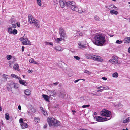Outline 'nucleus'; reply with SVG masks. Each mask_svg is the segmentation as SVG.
I'll use <instances>...</instances> for the list:
<instances>
[{
  "label": "nucleus",
  "mask_w": 130,
  "mask_h": 130,
  "mask_svg": "<svg viewBox=\"0 0 130 130\" xmlns=\"http://www.w3.org/2000/svg\"><path fill=\"white\" fill-rule=\"evenodd\" d=\"M95 45L102 46L104 45L106 42L105 36L100 34H96L94 36L92 41Z\"/></svg>",
  "instance_id": "1"
},
{
  "label": "nucleus",
  "mask_w": 130,
  "mask_h": 130,
  "mask_svg": "<svg viewBox=\"0 0 130 130\" xmlns=\"http://www.w3.org/2000/svg\"><path fill=\"white\" fill-rule=\"evenodd\" d=\"M47 121L50 127H56L60 125V122L52 117H48Z\"/></svg>",
  "instance_id": "2"
},
{
  "label": "nucleus",
  "mask_w": 130,
  "mask_h": 130,
  "mask_svg": "<svg viewBox=\"0 0 130 130\" xmlns=\"http://www.w3.org/2000/svg\"><path fill=\"white\" fill-rule=\"evenodd\" d=\"M28 20L30 22V24L34 25L36 28H40L39 25V22L38 21L35 19L32 15L28 16Z\"/></svg>",
  "instance_id": "3"
},
{
  "label": "nucleus",
  "mask_w": 130,
  "mask_h": 130,
  "mask_svg": "<svg viewBox=\"0 0 130 130\" xmlns=\"http://www.w3.org/2000/svg\"><path fill=\"white\" fill-rule=\"evenodd\" d=\"M66 5L68 7L71 8V9L74 11L78 10V6H76V4L74 1H68L66 3Z\"/></svg>",
  "instance_id": "4"
},
{
  "label": "nucleus",
  "mask_w": 130,
  "mask_h": 130,
  "mask_svg": "<svg viewBox=\"0 0 130 130\" xmlns=\"http://www.w3.org/2000/svg\"><path fill=\"white\" fill-rule=\"evenodd\" d=\"M111 113L110 111L105 109L103 110L100 112V114L102 116H105V118H108V117H109L110 118L109 120L111 118L110 117Z\"/></svg>",
  "instance_id": "5"
},
{
  "label": "nucleus",
  "mask_w": 130,
  "mask_h": 130,
  "mask_svg": "<svg viewBox=\"0 0 130 130\" xmlns=\"http://www.w3.org/2000/svg\"><path fill=\"white\" fill-rule=\"evenodd\" d=\"M20 39L22 41V43L23 45H31L30 42L27 38L22 37Z\"/></svg>",
  "instance_id": "6"
},
{
  "label": "nucleus",
  "mask_w": 130,
  "mask_h": 130,
  "mask_svg": "<svg viewBox=\"0 0 130 130\" xmlns=\"http://www.w3.org/2000/svg\"><path fill=\"white\" fill-rule=\"evenodd\" d=\"M109 62L112 64H116L118 63V59L117 56H114L112 59L109 60Z\"/></svg>",
  "instance_id": "7"
},
{
  "label": "nucleus",
  "mask_w": 130,
  "mask_h": 130,
  "mask_svg": "<svg viewBox=\"0 0 130 130\" xmlns=\"http://www.w3.org/2000/svg\"><path fill=\"white\" fill-rule=\"evenodd\" d=\"M108 118H103L102 117L99 116L96 117V120L99 122H102L109 120L110 118L108 117Z\"/></svg>",
  "instance_id": "8"
},
{
  "label": "nucleus",
  "mask_w": 130,
  "mask_h": 130,
  "mask_svg": "<svg viewBox=\"0 0 130 130\" xmlns=\"http://www.w3.org/2000/svg\"><path fill=\"white\" fill-rule=\"evenodd\" d=\"M93 58V60L99 62H102L103 61V59L102 58L99 56H97L94 55Z\"/></svg>",
  "instance_id": "9"
},
{
  "label": "nucleus",
  "mask_w": 130,
  "mask_h": 130,
  "mask_svg": "<svg viewBox=\"0 0 130 130\" xmlns=\"http://www.w3.org/2000/svg\"><path fill=\"white\" fill-rule=\"evenodd\" d=\"M59 34L61 38H64L66 35L65 31L62 28H60L59 30Z\"/></svg>",
  "instance_id": "10"
},
{
  "label": "nucleus",
  "mask_w": 130,
  "mask_h": 130,
  "mask_svg": "<svg viewBox=\"0 0 130 130\" xmlns=\"http://www.w3.org/2000/svg\"><path fill=\"white\" fill-rule=\"evenodd\" d=\"M8 75L5 74L3 75V77L0 79V85L3 83L7 81L8 78Z\"/></svg>",
  "instance_id": "11"
},
{
  "label": "nucleus",
  "mask_w": 130,
  "mask_h": 130,
  "mask_svg": "<svg viewBox=\"0 0 130 130\" xmlns=\"http://www.w3.org/2000/svg\"><path fill=\"white\" fill-rule=\"evenodd\" d=\"M14 83L12 81H11L7 84V87L8 90H11L12 88L14 87Z\"/></svg>",
  "instance_id": "12"
},
{
  "label": "nucleus",
  "mask_w": 130,
  "mask_h": 130,
  "mask_svg": "<svg viewBox=\"0 0 130 130\" xmlns=\"http://www.w3.org/2000/svg\"><path fill=\"white\" fill-rule=\"evenodd\" d=\"M56 94V92L55 91L48 90L47 91V94L50 96H54Z\"/></svg>",
  "instance_id": "13"
},
{
  "label": "nucleus",
  "mask_w": 130,
  "mask_h": 130,
  "mask_svg": "<svg viewBox=\"0 0 130 130\" xmlns=\"http://www.w3.org/2000/svg\"><path fill=\"white\" fill-rule=\"evenodd\" d=\"M100 88H103L104 90H109V86L106 85L101 86L97 87V89H100Z\"/></svg>",
  "instance_id": "14"
},
{
  "label": "nucleus",
  "mask_w": 130,
  "mask_h": 130,
  "mask_svg": "<svg viewBox=\"0 0 130 130\" xmlns=\"http://www.w3.org/2000/svg\"><path fill=\"white\" fill-rule=\"evenodd\" d=\"M66 2H64L63 1H59V4L62 8H63L65 6Z\"/></svg>",
  "instance_id": "15"
},
{
  "label": "nucleus",
  "mask_w": 130,
  "mask_h": 130,
  "mask_svg": "<svg viewBox=\"0 0 130 130\" xmlns=\"http://www.w3.org/2000/svg\"><path fill=\"white\" fill-rule=\"evenodd\" d=\"M124 41L125 43H130V37L125 38L124 40Z\"/></svg>",
  "instance_id": "16"
},
{
  "label": "nucleus",
  "mask_w": 130,
  "mask_h": 130,
  "mask_svg": "<svg viewBox=\"0 0 130 130\" xmlns=\"http://www.w3.org/2000/svg\"><path fill=\"white\" fill-rule=\"evenodd\" d=\"M94 56V55L91 54H88L85 55L86 58L87 59H93V58Z\"/></svg>",
  "instance_id": "17"
},
{
  "label": "nucleus",
  "mask_w": 130,
  "mask_h": 130,
  "mask_svg": "<svg viewBox=\"0 0 130 130\" xmlns=\"http://www.w3.org/2000/svg\"><path fill=\"white\" fill-rule=\"evenodd\" d=\"M21 127L22 128L24 129L27 126V124L24 123H22L21 124Z\"/></svg>",
  "instance_id": "18"
},
{
  "label": "nucleus",
  "mask_w": 130,
  "mask_h": 130,
  "mask_svg": "<svg viewBox=\"0 0 130 130\" xmlns=\"http://www.w3.org/2000/svg\"><path fill=\"white\" fill-rule=\"evenodd\" d=\"M117 8L113 5L111 4L109 6L108 8V10H109L111 9H113V8Z\"/></svg>",
  "instance_id": "19"
},
{
  "label": "nucleus",
  "mask_w": 130,
  "mask_h": 130,
  "mask_svg": "<svg viewBox=\"0 0 130 130\" xmlns=\"http://www.w3.org/2000/svg\"><path fill=\"white\" fill-rule=\"evenodd\" d=\"M78 44L79 45V48H84L85 47V45L82 44V43L80 42H78Z\"/></svg>",
  "instance_id": "20"
},
{
  "label": "nucleus",
  "mask_w": 130,
  "mask_h": 130,
  "mask_svg": "<svg viewBox=\"0 0 130 130\" xmlns=\"http://www.w3.org/2000/svg\"><path fill=\"white\" fill-rule=\"evenodd\" d=\"M40 109L41 110L42 113L45 116H47L48 114L47 112L44 110L42 107H40Z\"/></svg>",
  "instance_id": "21"
},
{
  "label": "nucleus",
  "mask_w": 130,
  "mask_h": 130,
  "mask_svg": "<svg viewBox=\"0 0 130 130\" xmlns=\"http://www.w3.org/2000/svg\"><path fill=\"white\" fill-rule=\"evenodd\" d=\"M11 76L13 78H15L19 80H21V79L20 78L17 76L16 75L14 74H11Z\"/></svg>",
  "instance_id": "22"
},
{
  "label": "nucleus",
  "mask_w": 130,
  "mask_h": 130,
  "mask_svg": "<svg viewBox=\"0 0 130 130\" xmlns=\"http://www.w3.org/2000/svg\"><path fill=\"white\" fill-rule=\"evenodd\" d=\"M25 94L27 95H29L31 94V92L29 90H26L25 92Z\"/></svg>",
  "instance_id": "23"
},
{
  "label": "nucleus",
  "mask_w": 130,
  "mask_h": 130,
  "mask_svg": "<svg viewBox=\"0 0 130 130\" xmlns=\"http://www.w3.org/2000/svg\"><path fill=\"white\" fill-rule=\"evenodd\" d=\"M29 62L30 63H32L34 64H38V63L36 62L32 58H31L29 60Z\"/></svg>",
  "instance_id": "24"
},
{
  "label": "nucleus",
  "mask_w": 130,
  "mask_h": 130,
  "mask_svg": "<svg viewBox=\"0 0 130 130\" xmlns=\"http://www.w3.org/2000/svg\"><path fill=\"white\" fill-rule=\"evenodd\" d=\"M110 13L111 15H117L118 13V12L114 10H112L110 11Z\"/></svg>",
  "instance_id": "25"
},
{
  "label": "nucleus",
  "mask_w": 130,
  "mask_h": 130,
  "mask_svg": "<svg viewBox=\"0 0 130 130\" xmlns=\"http://www.w3.org/2000/svg\"><path fill=\"white\" fill-rule=\"evenodd\" d=\"M130 121V117H128L126 119L123 120V122L124 123H128Z\"/></svg>",
  "instance_id": "26"
},
{
  "label": "nucleus",
  "mask_w": 130,
  "mask_h": 130,
  "mask_svg": "<svg viewBox=\"0 0 130 130\" xmlns=\"http://www.w3.org/2000/svg\"><path fill=\"white\" fill-rule=\"evenodd\" d=\"M34 120L36 123H39L40 121V118L38 117H35L34 118Z\"/></svg>",
  "instance_id": "27"
},
{
  "label": "nucleus",
  "mask_w": 130,
  "mask_h": 130,
  "mask_svg": "<svg viewBox=\"0 0 130 130\" xmlns=\"http://www.w3.org/2000/svg\"><path fill=\"white\" fill-rule=\"evenodd\" d=\"M19 80V82L20 84L24 85L25 86H27V85L26 84H25V83H27L25 82L23 80L21 79Z\"/></svg>",
  "instance_id": "28"
},
{
  "label": "nucleus",
  "mask_w": 130,
  "mask_h": 130,
  "mask_svg": "<svg viewBox=\"0 0 130 130\" xmlns=\"http://www.w3.org/2000/svg\"><path fill=\"white\" fill-rule=\"evenodd\" d=\"M13 68L15 70L18 71L19 70V66L17 64H14Z\"/></svg>",
  "instance_id": "29"
},
{
  "label": "nucleus",
  "mask_w": 130,
  "mask_h": 130,
  "mask_svg": "<svg viewBox=\"0 0 130 130\" xmlns=\"http://www.w3.org/2000/svg\"><path fill=\"white\" fill-rule=\"evenodd\" d=\"M54 48L56 50L58 51H62V50L61 48L59 46H57L55 47H54Z\"/></svg>",
  "instance_id": "30"
},
{
  "label": "nucleus",
  "mask_w": 130,
  "mask_h": 130,
  "mask_svg": "<svg viewBox=\"0 0 130 130\" xmlns=\"http://www.w3.org/2000/svg\"><path fill=\"white\" fill-rule=\"evenodd\" d=\"M42 96L44 99L46 101L48 100V96L47 95L43 94L42 95Z\"/></svg>",
  "instance_id": "31"
},
{
  "label": "nucleus",
  "mask_w": 130,
  "mask_h": 130,
  "mask_svg": "<svg viewBox=\"0 0 130 130\" xmlns=\"http://www.w3.org/2000/svg\"><path fill=\"white\" fill-rule=\"evenodd\" d=\"M76 33H75V35H74V37H75L77 35L78 36L79 35L80 36H81L83 35V34L82 32H77V31H76Z\"/></svg>",
  "instance_id": "32"
},
{
  "label": "nucleus",
  "mask_w": 130,
  "mask_h": 130,
  "mask_svg": "<svg viewBox=\"0 0 130 130\" xmlns=\"http://www.w3.org/2000/svg\"><path fill=\"white\" fill-rule=\"evenodd\" d=\"M12 30H13L11 27H9L8 28V32L10 34H12Z\"/></svg>",
  "instance_id": "33"
},
{
  "label": "nucleus",
  "mask_w": 130,
  "mask_h": 130,
  "mask_svg": "<svg viewBox=\"0 0 130 130\" xmlns=\"http://www.w3.org/2000/svg\"><path fill=\"white\" fill-rule=\"evenodd\" d=\"M118 74L117 72H115L112 74V77H113L117 78L118 76Z\"/></svg>",
  "instance_id": "34"
},
{
  "label": "nucleus",
  "mask_w": 130,
  "mask_h": 130,
  "mask_svg": "<svg viewBox=\"0 0 130 130\" xmlns=\"http://www.w3.org/2000/svg\"><path fill=\"white\" fill-rule=\"evenodd\" d=\"M5 119L7 120H8L9 119V114L8 113H6L5 114Z\"/></svg>",
  "instance_id": "35"
},
{
  "label": "nucleus",
  "mask_w": 130,
  "mask_h": 130,
  "mask_svg": "<svg viewBox=\"0 0 130 130\" xmlns=\"http://www.w3.org/2000/svg\"><path fill=\"white\" fill-rule=\"evenodd\" d=\"M45 44L46 45H51L53 46V44L52 42H45Z\"/></svg>",
  "instance_id": "36"
},
{
  "label": "nucleus",
  "mask_w": 130,
  "mask_h": 130,
  "mask_svg": "<svg viewBox=\"0 0 130 130\" xmlns=\"http://www.w3.org/2000/svg\"><path fill=\"white\" fill-rule=\"evenodd\" d=\"M84 73H87V74H88V75H90L91 74V72H90L89 71L87 70H85L84 72Z\"/></svg>",
  "instance_id": "37"
},
{
  "label": "nucleus",
  "mask_w": 130,
  "mask_h": 130,
  "mask_svg": "<svg viewBox=\"0 0 130 130\" xmlns=\"http://www.w3.org/2000/svg\"><path fill=\"white\" fill-rule=\"evenodd\" d=\"M31 111L33 113H35L36 111V109L34 107H32L30 109Z\"/></svg>",
  "instance_id": "38"
},
{
  "label": "nucleus",
  "mask_w": 130,
  "mask_h": 130,
  "mask_svg": "<svg viewBox=\"0 0 130 130\" xmlns=\"http://www.w3.org/2000/svg\"><path fill=\"white\" fill-rule=\"evenodd\" d=\"M38 5L40 6H41V0H36Z\"/></svg>",
  "instance_id": "39"
},
{
  "label": "nucleus",
  "mask_w": 130,
  "mask_h": 130,
  "mask_svg": "<svg viewBox=\"0 0 130 130\" xmlns=\"http://www.w3.org/2000/svg\"><path fill=\"white\" fill-rule=\"evenodd\" d=\"M65 96H66V95L62 93H61L59 95V96L61 98L64 97Z\"/></svg>",
  "instance_id": "40"
},
{
  "label": "nucleus",
  "mask_w": 130,
  "mask_h": 130,
  "mask_svg": "<svg viewBox=\"0 0 130 130\" xmlns=\"http://www.w3.org/2000/svg\"><path fill=\"white\" fill-rule=\"evenodd\" d=\"M6 58L8 60L11 59L12 58V56L10 55H8L7 56Z\"/></svg>",
  "instance_id": "41"
},
{
  "label": "nucleus",
  "mask_w": 130,
  "mask_h": 130,
  "mask_svg": "<svg viewBox=\"0 0 130 130\" xmlns=\"http://www.w3.org/2000/svg\"><path fill=\"white\" fill-rule=\"evenodd\" d=\"M17 30L16 29H14L12 31V34H13L14 35L16 34L17 33Z\"/></svg>",
  "instance_id": "42"
},
{
  "label": "nucleus",
  "mask_w": 130,
  "mask_h": 130,
  "mask_svg": "<svg viewBox=\"0 0 130 130\" xmlns=\"http://www.w3.org/2000/svg\"><path fill=\"white\" fill-rule=\"evenodd\" d=\"M19 87L18 84L17 83H14V87L15 88H17Z\"/></svg>",
  "instance_id": "43"
},
{
  "label": "nucleus",
  "mask_w": 130,
  "mask_h": 130,
  "mask_svg": "<svg viewBox=\"0 0 130 130\" xmlns=\"http://www.w3.org/2000/svg\"><path fill=\"white\" fill-rule=\"evenodd\" d=\"M94 19L96 21H99L100 18L97 15H95L94 17Z\"/></svg>",
  "instance_id": "44"
},
{
  "label": "nucleus",
  "mask_w": 130,
  "mask_h": 130,
  "mask_svg": "<svg viewBox=\"0 0 130 130\" xmlns=\"http://www.w3.org/2000/svg\"><path fill=\"white\" fill-rule=\"evenodd\" d=\"M116 43L117 44H120L122 43V42L121 41H119L118 40H117L116 41Z\"/></svg>",
  "instance_id": "45"
},
{
  "label": "nucleus",
  "mask_w": 130,
  "mask_h": 130,
  "mask_svg": "<svg viewBox=\"0 0 130 130\" xmlns=\"http://www.w3.org/2000/svg\"><path fill=\"white\" fill-rule=\"evenodd\" d=\"M122 105L120 103H119L118 104H116L115 105V106L116 107H119L121 106H122Z\"/></svg>",
  "instance_id": "46"
},
{
  "label": "nucleus",
  "mask_w": 130,
  "mask_h": 130,
  "mask_svg": "<svg viewBox=\"0 0 130 130\" xmlns=\"http://www.w3.org/2000/svg\"><path fill=\"white\" fill-rule=\"evenodd\" d=\"M62 38H57L56 39V41L57 42H59V41H60L62 40Z\"/></svg>",
  "instance_id": "47"
},
{
  "label": "nucleus",
  "mask_w": 130,
  "mask_h": 130,
  "mask_svg": "<svg viewBox=\"0 0 130 130\" xmlns=\"http://www.w3.org/2000/svg\"><path fill=\"white\" fill-rule=\"evenodd\" d=\"M74 58L77 60H79L80 59V58L76 56H74Z\"/></svg>",
  "instance_id": "48"
},
{
  "label": "nucleus",
  "mask_w": 130,
  "mask_h": 130,
  "mask_svg": "<svg viewBox=\"0 0 130 130\" xmlns=\"http://www.w3.org/2000/svg\"><path fill=\"white\" fill-rule=\"evenodd\" d=\"M89 94H92L94 95H96V96H100V95H97V92H95V93H90Z\"/></svg>",
  "instance_id": "49"
},
{
  "label": "nucleus",
  "mask_w": 130,
  "mask_h": 130,
  "mask_svg": "<svg viewBox=\"0 0 130 130\" xmlns=\"http://www.w3.org/2000/svg\"><path fill=\"white\" fill-rule=\"evenodd\" d=\"M99 89L98 90H97V91L98 92H102L104 90L102 88H100V89Z\"/></svg>",
  "instance_id": "50"
},
{
  "label": "nucleus",
  "mask_w": 130,
  "mask_h": 130,
  "mask_svg": "<svg viewBox=\"0 0 130 130\" xmlns=\"http://www.w3.org/2000/svg\"><path fill=\"white\" fill-rule=\"evenodd\" d=\"M78 10L77 11H76V12H77V11H78V13H80V14H82V10H79V8H78Z\"/></svg>",
  "instance_id": "51"
},
{
  "label": "nucleus",
  "mask_w": 130,
  "mask_h": 130,
  "mask_svg": "<svg viewBox=\"0 0 130 130\" xmlns=\"http://www.w3.org/2000/svg\"><path fill=\"white\" fill-rule=\"evenodd\" d=\"M90 106L89 105H83L82 106V107L83 108H85L86 107H89Z\"/></svg>",
  "instance_id": "52"
},
{
  "label": "nucleus",
  "mask_w": 130,
  "mask_h": 130,
  "mask_svg": "<svg viewBox=\"0 0 130 130\" xmlns=\"http://www.w3.org/2000/svg\"><path fill=\"white\" fill-rule=\"evenodd\" d=\"M19 122L20 123H24L23 122V119L22 118H20L19 120Z\"/></svg>",
  "instance_id": "53"
},
{
  "label": "nucleus",
  "mask_w": 130,
  "mask_h": 130,
  "mask_svg": "<svg viewBox=\"0 0 130 130\" xmlns=\"http://www.w3.org/2000/svg\"><path fill=\"white\" fill-rule=\"evenodd\" d=\"M17 25V26L18 27H20V23L19 22H17L16 23Z\"/></svg>",
  "instance_id": "54"
},
{
  "label": "nucleus",
  "mask_w": 130,
  "mask_h": 130,
  "mask_svg": "<svg viewBox=\"0 0 130 130\" xmlns=\"http://www.w3.org/2000/svg\"><path fill=\"white\" fill-rule=\"evenodd\" d=\"M83 100H88V98L87 96H85L83 98Z\"/></svg>",
  "instance_id": "55"
},
{
  "label": "nucleus",
  "mask_w": 130,
  "mask_h": 130,
  "mask_svg": "<svg viewBox=\"0 0 130 130\" xmlns=\"http://www.w3.org/2000/svg\"><path fill=\"white\" fill-rule=\"evenodd\" d=\"M82 14H85L86 13V10L85 9L82 10Z\"/></svg>",
  "instance_id": "56"
},
{
  "label": "nucleus",
  "mask_w": 130,
  "mask_h": 130,
  "mask_svg": "<svg viewBox=\"0 0 130 130\" xmlns=\"http://www.w3.org/2000/svg\"><path fill=\"white\" fill-rule=\"evenodd\" d=\"M101 79L104 80H107V78L104 77H102Z\"/></svg>",
  "instance_id": "57"
},
{
  "label": "nucleus",
  "mask_w": 130,
  "mask_h": 130,
  "mask_svg": "<svg viewBox=\"0 0 130 130\" xmlns=\"http://www.w3.org/2000/svg\"><path fill=\"white\" fill-rule=\"evenodd\" d=\"M12 27H13L14 28H15L16 27V25L15 24H12Z\"/></svg>",
  "instance_id": "58"
},
{
  "label": "nucleus",
  "mask_w": 130,
  "mask_h": 130,
  "mask_svg": "<svg viewBox=\"0 0 130 130\" xmlns=\"http://www.w3.org/2000/svg\"><path fill=\"white\" fill-rule=\"evenodd\" d=\"M59 84L58 82H56L55 83H53V85H58Z\"/></svg>",
  "instance_id": "59"
},
{
  "label": "nucleus",
  "mask_w": 130,
  "mask_h": 130,
  "mask_svg": "<svg viewBox=\"0 0 130 130\" xmlns=\"http://www.w3.org/2000/svg\"><path fill=\"white\" fill-rule=\"evenodd\" d=\"M25 47L24 46H22V51H23L24 50Z\"/></svg>",
  "instance_id": "60"
},
{
  "label": "nucleus",
  "mask_w": 130,
  "mask_h": 130,
  "mask_svg": "<svg viewBox=\"0 0 130 130\" xmlns=\"http://www.w3.org/2000/svg\"><path fill=\"white\" fill-rule=\"evenodd\" d=\"M18 107V109L19 110H21V107L20 105H19Z\"/></svg>",
  "instance_id": "61"
},
{
  "label": "nucleus",
  "mask_w": 130,
  "mask_h": 130,
  "mask_svg": "<svg viewBox=\"0 0 130 130\" xmlns=\"http://www.w3.org/2000/svg\"><path fill=\"white\" fill-rule=\"evenodd\" d=\"M80 80V79L78 80H75L74 81V82L75 83H76Z\"/></svg>",
  "instance_id": "62"
},
{
  "label": "nucleus",
  "mask_w": 130,
  "mask_h": 130,
  "mask_svg": "<svg viewBox=\"0 0 130 130\" xmlns=\"http://www.w3.org/2000/svg\"><path fill=\"white\" fill-rule=\"evenodd\" d=\"M79 130H88L87 129H83L82 128H79Z\"/></svg>",
  "instance_id": "63"
},
{
  "label": "nucleus",
  "mask_w": 130,
  "mask_h": 130,
  "mask_svg": "<svg viewBox=\"0 0 130 130\" xmlns=\"http://www.w3.org/2000/svg\"><path fill=\"white\" fill-rule=\"evenodd\" d=\"M128 52L129 53H130V47L128 49Z\"/></svg>",
  "instance_id": "64"
}]
</instances>
